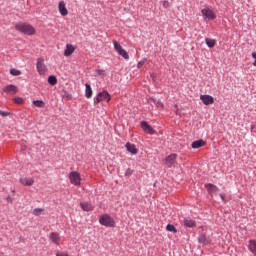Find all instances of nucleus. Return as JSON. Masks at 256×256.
<instances>
[{
    "label": "nucleus",
    "mask_w": 256,
    "mask_h": 256,
    "mask_svg": "<svg viewBox=\"0 0 256 256\" xmlns=\"http://www.w3.org/2000/svg\"><path fill=\"white\" fill-rule=\"evenodd\" d=\"M15 30L23 33V35H35V27L29 23L17 22L15 24Z\"/></svg>",
    "instance_id": "nucleus-1"
},
{
    "label": "nucleus",
    "mask_w": 256,
    "mask_h": 256,
    "mask_svg": "<svg viewBox=\"0 0 256 256\" xmlns=\"http://www.w3.org/2000/svg\"><path fill=\"white\" fill-rule=\"evenodd\" d=\"M202 17L204 21H213L217 19V14L213 11L211 6H207L201 10Z\"/></svg>",
    "instance_id": "nucleus-2"
},
{
    "label": "nucleus",
    "mask_w": 256,
    "mask_h": 256,
    "mask_svg": "<svg viewBox=\"0 0 256 256\" xmlns=\"http://www.w3.org/2000/svg\"><path fill=\"white\" fill-rule=\"evenodd\" d=\"M99 223L104 227H115V220L108 214H103L99 218Z\"/></svg>",
    "instance_id": "nucleus-3"
},
{
    "label": "nucleus",
    "mask_w": 256,
    "mask_h": 256,
    "mask_svg": "<svg viewBox=\"0 0 256 256\" xmlns=\"http://www.w3.org/2000/svg\"><path fill=\"white\" fill-rule=\"evenodd\" d=\"M101 101H106L107 103H109L111 101V94H109V92H107L106 90L99 92L94 97V103H101Z\"/></svg>",
    "instance_id": "nucleus-4"
},
{
    "label": "nucleus",
    "mask_w": 256,
    "mask_h": 256,
    "mask_svg": "<svg viewBox=\"0 0 256 256\" xmlns=\"http://www.w3.org/2000/svg\"><path fill=\"white\" fill-rule=\"evenodd\" d=\"M68 179L71 183V185H75L76 187H79L81 185V174L77 171H72L68 175Z\"/></svg>",
    "instance_id": "nucleus-5"
},
{
    "label": "nucleus",
    "mask_w": 256,
    "mask_h": 256,
    "mask_svg": "<svg viewBox=\"0 0 256 256\" xmlns=\"http://www.w3.org/2000/svg\"><path fill=\"white\" fill-rule=\"evenodd\" d=\"M113 45H114V49L118 53V55L123 57V59H126V60L129 59V53H127V51L125 49H123V46H121V44H119V42L114 41Z\"/></svg>",
    "instance_id": "nucleus-6"
},
{
    "label": "nucleus",
    "mask_w": 256,
    "mask_h": 256,
    "mask_svg": "<svg viewBox=\"0 0 256 256\" xmlns=\"http://www.w3.org/2000/svg\"><path fill=\"white\" fill-rule=\"evenodd\" d=\"M36 69L39 75H45V73H47V66H45V60H43V58L37 59Z\"/></svg>",
    "instance_id": "nucleus-7"
},
{
    "label": "nucleus",
    "mask_w": 256,
    "mask_h": 256,
    "mask_svg": "<svg viewBox=\"0 0 256 256\" xmlns=\"http://www.w3.org/2000/svg\"><path fill=\"white\" fill-rule=\"evenodd\" d=\"M140 125H141L144 133H148V135H155V129H153V127H151V125H149V123H147V121H141Z\"/></svg>",
    "instance_id": "nucleus-8"
},
{
    "label": "nucleus",
    "mask_w": 256,
    "mask_h": 256,
    "mask_svg": "<svg viewBox=\"0 0 256 256\" xmlns=\"http://www.w3.org/2000/svg\"><path fill=\"white\" fill-rule=\"evenodd\" d=\"M175 163H177V154H170L166 157L165 165H167V167L171 168L175 165Z\"/></svg>",
    "instance_id": "nucleus-9"
},
{
    "label": "nucleus",
    "mask_w": 256,
    "mask_h": 256,
    "mask_svg": "<svg viewBox=\"0 0 256 256\" xmlns=\"http://www.w3.org/2000/svg\"><path fill=\"white\" fill-rule=\"evenodd\" d=\"M200 100L202 101L203 105H213L215 103V99L211 95H201Z\"/></svg>",
    "instance_id": "nucleus-10"
},
{
    "label": "nucleus",
    "mask_w": 256,
    "mask_h": 256,
    "mask_svg": "<svg viewBox=\"0 0 256 256\" xmlns=\"http://www.w3.org/2000/svg\"><path fill=\"white\" fill-rule=\"evenodd\" d=\"M58 11L62 17H67L69 15V11L67 10V7L65 6L64 1H60L58 4Z\"/></svg>",
    "instance_id": "nucleus-11"
},
{
    "label": "nucleus",
    "mask_w": 256,
    "mask_h": 256,
    "mask_svg": "<svg viewBox=\"0 0 256 256\" xmlns=\"http://www.w3.org/2000/svg\"><path fill=\"white\" fill-rule=\"evenodd\" d=\"M205 189H207L209 195H215L219 191V187L211 183L205 184Z\"/></svg>",
    "instance_id": "nucleus-12"
},
{
    "label": "nucleus",
    "mask_w": 256,
    "mask_h": 256,
    "mask_svg": "<svg viewBox=\"0 0 256 256\" xmlns=\"http://www.w3.org/2000/svg\"><path fill=\"white\" fill-rule=\"evenodd\" d=\"M125 147L128 153H131V155H137L138 150L137 147H135V144L128 142L126 143Z\"/></svg>",
    "instance_id": "nucleus-13"
},
{
    "label": "nucleus",
    "mask_w": 256,
    "mask_h": 256,
    "mask_svg": "<svg viewBox=\"0 0 256 256\" xmlns=\"http://www.w3.org/2000/svg\"><path fill=\"white\" fill-rule=\"evenodd\" d=\"M198 243L201 245H209L211 243V238L205 236V234H200L198 237Z\"/></svg>",
    "instance_id": "nucleus-14"
},
{
    "label": "nucleus",
    "mask_w": 256,
    "mask_h": 256,
    "mask_svg": "<svg viewBox=\"0 0 256 256\" xmlns=\"http://www.w3.org/2000/svg\"><path fill=\"white\" fill-rule=\"evenodd\" d=\"M206 142L203 139L196 140L192 142L191 147L192 149H201V147H205Z\"/></svg>",
    "instance_id": "nucleus-15"
},
{
    "label": "nucleus",
    "mask_w": 256,
    "mask_h": 256,
    "mask_svg": "<svg viewBox=\"0 0 256 256\" xmlns=\"http://www.w3.org/2000/svg\"><path fill=\"white\" fill-rule=\"evenodd\" d=\"M248 251L256 256V240L251 239L248 241Z\"/></svg>",
    "instance_id": "nucleus-16"
},
{
    "label": "nucleus",
    "mask_w": 256,
    "mask_h": 256,
    "mask_svg": "<svg viewBox=\"0 0 256 256\" xmlns=\"http://www.w3.org/2000/svg\"><path fill=\"white\" fill-rule=\"evenodd\" d=\"M75 53V48L72 44H66V49L64 51L65 57H70V55H73Z\"/></svg>",
    "instance_id": "nucleus-17"
},
{
    "label": "nucleus",
    "mask_w": 256,
    "mask_h": 256,
    "mask_svg": "<svg viewBox=\"0 0 256 256\" xmlns=\"http://www.w3.org/2000/svg\"><path fill=\"white\" fill-rule=\"evenodd\" d=\"M3 92L4 93H13V95H15V93H17V86L9 84L3 88Z\"/></svg>",
    "instance_id": "nucleus-18"
},
{
    "label": "nucleus",
    "mask_w": 256,
    "mask_h": 256,
    "mask_svg": "<svg viewBox=\"0 0 256 256\" xmlns=\"http://www.w3.org/2000/svg\"><path fill=\"white\" fill-rule=\"evenodd\" d=\"M20 183H22V185H25L26 187H31V185L35 183V180L33 178L24 177L20 179Z\"/></svg>",
    "instance_id": "nucleus-19"
},
{
    "label": "nucleus",
    "mask_w": 256,
    "mask_h": 256,
    "mask_svg": "<svg viewBox=\"0 0 256 256\" xmlns=\"http://www.w3.org/2000/svg\"><path fill=\"white\" fill-rule=\"evenodd\" d=\"M50 241H52V243H54L55 245H59V241L61 240V236H59L58 233L56 232H52L49 236Z\"/></svg>",
    "instance_id": "nucleus-20"
},
{
    "label": "nucleus",
    "mask_w": 256,
    "mask_h": 256,
    "mask_svg": "<svg viewBox=\"0 0 256 256\" xmlns=\"http://www.w3.org/2000/svg\"><path fill=\"white\" fill-rule=\"evenodd\" d=\"M183 223H184V227H189V228L197 227V222H195L190 218L184 219Z\"/></svg>",
    "instance_id": "nucleus-21"
},
{
    "label": "nucleus",
    "mask_w": 256,
    "mask_h": 256,
    "mask_svg": "<svg viewBox=\"0 0 256 256\" xmlns=\"http://www.w3.org/2000/svg\"><path fill=\"white\" fill-rule=\"evenodd\" d=\"M80 207L83 211H93V205L89 202H81Z\"/></svg>",
    "instance_id": "nucleus-22"
},
{
    "label": "nucleus",
    "mask_w": 256,
    "mask_h": 256,
    "mask_svg": "<svg viewBox=\"0 0 256 256\" xmlns=\"http://www.w3.org/2000/svg\"><path fill=\"white\" fill-rule=\"evenodd\" d=\"M85 97L87 99H91V97H93V89H91V85L90 84H85Z\"/></svg>",
    "instance_id": "nucleus-23"
},
{
    "label": "nucleus",
    "mask_w": 256,
    "mask_h": 256,
    "mask_svg": "<svg viewBox=\"0 0 256 256\" xmlns=\"http://www.w3.org/2000/svg\"><path fill=\"white\" fill-rule=\"evenodd\" d=\"M205 43H206L207 47H209V49H213V47H215L216 41H215V39L206 38Z\"/></svg>",
    "instance_id": "nucleus-24"
},
{
    "label": "nucleus",
    "mask_w": 256,
    "mask_h": 256,
    "mask_svg": "<svg viewBox=\"0 0 256 256\" xmlns=\"http://www.w3.org/2000/svg\"><path fill=\"white\" fill-rule=\"evenodd\" d=\"M150 103H153L156 107L163 109V103L155 98H150Z\"/></svg>",
    "instance_id": "nucleus-25"
},
{
    "label": "nucleus",
    "mask_w": 256,
    "mask_h": 256,
    "mask_svg": "<svg viewBox=\"0 0 256 256\" xmlns=\"http://www.w3.org/2000/svg\"><path fill=\"white\" fill-rule=\"evenodd\" d=\"M33 105H35V107H38L39 109L45 107V102L43 100H34Z\"/></svg>",
    "instance_id": "nucleus-26"
},
{
    "label": "nucleus",
    "mask_w": 256,
    "mask_h": 256,
    "mask_svg": "<svg viewBox=\"0 0 256 256\" xmlns=\"http://www.w3.org/2000/svg\"><path fill=\"white\" fill-rule=\"evenodd\" d=\"M48 83L50 85H57V77L55 75H51L48 77Z\"/></svg>",
    "instance_id": "nucleus-27"
},
{
    "label": "nucleus",
    "mask_w": 256,
    "mask_h": 256,
    "mask_svg": "<svg viewBox=\"0 0 256 256\" xmlns=\"http://www.w3.org/2000/svg\"><path fill=\"white\" fill-rule=\"evenodd\" d=\"M166 230L170 233H177V228H175V225L173 224H167Z\"/></svg>",
    "instance_id": "nucleus-28"
},
{
    "label": "nucleus",
    "mask_w": 256,
    "mask_h": 256,
    "mask_svg": "<svg viewBox=\"0 0 256 256\" xmlns=\"http://www.w3.org/2000/svg\"><path fill=\"white\" fill-rule=\"evenodd\" d=\"M10 74H12L13 77H19V75H21V72L18 69L12 68L10 69Z\"/></svg>",
    "instance_id": "nucleus-29"
},
{
    "label": "nucleus",
    "mask_w": 256,
    "mask_h": 256,
    "mask_svg": "<svg viewBox=\"0 0 256 256\" xmlns=\"http://www.w3.org/2000/svg\"><path fill=\"white\" fill-rule=\"evenodd\" d=\"M41 213H43V209L42 208H35L33 210V215H35L36 217H39V215H41Z\"/></svg>",
    "instance_id": "nucleus-30"
},
{
    "label": "nucleus",
    "mask_w": 256,
    "mask_h": 256,
    "mask_svg": "<svg viewBox=\"0 0 256 256\" xmlns=\"http://www.w3.org/2000/svg\"><path fill=\"white\" fill-rule=\"evenodd\" d=\"M145 63H147V58H143L141 61H139L137 63L138 69H141L145 65Z\"/></svg>",
    "instance_id": "nucleus-31"
},
{
    "label": "nucleus",
    "mask_w": 256,
    "mask_h": 256,
    "mask_svg": "<svg viewBox=\"0 0 256 256\" xmlns=\"http://www.w3.org/2000/svg\"><path fill=\"white\" fill-rule=\"evenodd\" d=\"M170 5H171V4H170L169 1H167V0H164V1L162 2V7H164V9L169 8Z\"/></svg>",
    "instance_id": "nucleus-32"
},
{
    "label": "nucleus",
    "mask_w": 256,
    "mask_h": 256,
    "mask_svg": "<svg viewBox=\"0 0 256 256\" xmlns=\"http://www.w3.org/2000/svg\"><path fill=\"white\" fill-rule=\"evenodd\" d=\"M14 103H17L18 105H21V103H23V98H21V97L14 98Z\"/></svg>",
    "instance_id": "nucleus-33"
},
{
    "label": "nucleus",
    "mask_w": 256,
    "mask_h": 256,
    "mask_svg": "<svg viewBox=\"0 0 256 256\" xmlns=\"http://www.w3.org/2000/svg\"><path fill=\"white\" fill-rule=\"evenodd\" d=\"M0 115H1V117H9V115H11V113L0 110Z\"/></svg>",
    "instance_id": "nucleus-34"
},
{
    "label": "nucleus",
    "mask_w": 256,
    "mask_h": 256,
    "mask_svg": "<svg viewBox=\"0 0 256 256\" xmlns=\"http://www.w3.org/2000/svg\"><path fill=\"white\" fill-rule=\"evenodd\" d=\"M56 256H69V254L67 252L57 251Z\"/></svg>",
    "instance_id": "nucleus-35"
},
{
    "label": "nucleus",
    "mask_w": 256,
    "mask_h": 256,
    "mask_svg": "<svg viewBox=\"0 0 256 256\" xmlns=\"http://www.w3.org/2000/svg\"><path fill=\"white\" fill-rule=\"evenodd\" d=\"M125 175H126V177L133 175V170H131V168H128L125 172Z\"/></svg>",
    "instance_id": "nucleus-36"
},
{
    "label": "nucleus",
    "mask_w": 256,
    "mask_h": 256,
    "mask_svg": "<svg viewBox=\"0 0 256 256\" xmlns=\"http://www.w3.org/2000/svg\"><path fill=\"white\" fill-rule=\"evenodd\" d=\"M252 57L253 59H255V61L253 62V66L256 67V52H252Z\"/></svg>",
    "instance_id": "nucleus-37"
},
{
    "label": "nucleus",
    "mask_w": 256,
    "mask_h": 256,
    "mask_svg": "<svg viewBox=\"0 0 256 256\" xmlns=\"http://www.w3.org/2000/svg\"><path fill=\"white\" fill-rule=\"evenodd\" d=\"M6 200H7L8 203H13V198H11V196H8L6 198Z\"/></svg>",
    "instance_id": "nucleus-38"
},
{
    "label": "nucleus",
    "mask_w": 256,
    "mask_h": 256,
    "mask_svg": "<svg viewBox=\"0 0 256 256\" xmlns=\"http://www.w3.org/2000/svg\"><path fill=\"white\" fill-rule=\"evenodd\" d=\"M220 198H221L222 201L225 202V194H220Z\"/></svg>",
    "instance_id": "nucleus-39"
}]
</instances>
